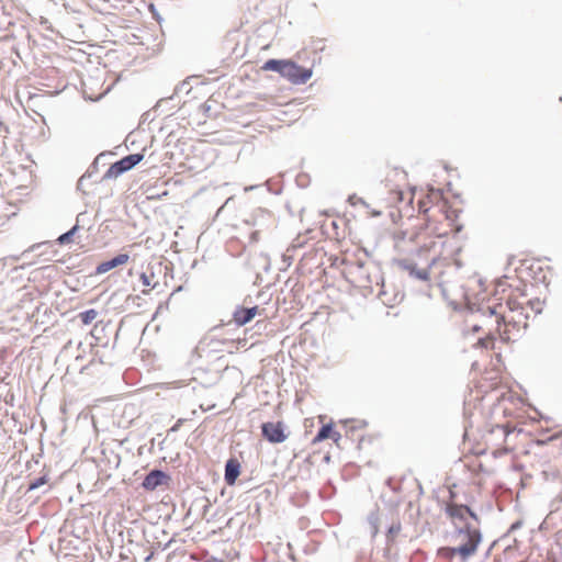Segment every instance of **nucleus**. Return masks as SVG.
Returning <instances> with one entry per match:
<instances>
[{"mask_svg": "<svg viewBox=\"0 0 562 562\" xmlns=\"http://www.w3.org/2000/svg\"><path fill=\"white\" fill-rule=\"evenodd\" d=\"M488 312L491 315L496 314L495 307H488Z\"/></svg>", "mask_w": 562, "mask_h": 562, "instance_id": "nucleus-23", "label": "nucleus"}, {"mask_svg": "<svg viewBox=\"0 0 562 562\" xmlns=\"http://www.w3.org/2000/svg\"><path fill=\"white\" fill-rule=\"evenodd\" d=\"M390 532H395V529L393 527L390 528Z\"/></svg>", "mask_w": 562, "mask_h": 562, "instance_id": "nucleus-29", "label": "nucleus"}, {"mask_svg": "<svg viewBox=\"0 0 562 562\" xmlns=\"http://www.w3.org/2000/svg\"><path fill=\"white\" fill-rule=\"evenodd\" d=\"M40 245H33L30 250H33L34 248L38 247Z\"/></svg>", "mask_w": 562, "mask_h": 562, "instance_id": "nucleus-26", "label": "nucleus"}, {"mask_svg": "<svg viewBox=\"0 0 562 562\" xmlns=\"http://www.w3.org/2000/svg\"><path fill=\"white\" fill-rule=\"evenodd\" d=\"M467 512H469V506L462 504L451 503L446 507V513L453 522L460 521L463 522V526L469 524L467 520Z\"/></svg>", "mask_w": 562, "mask_h": 562, "instance_id": "nucleus-6", "label": "nucleus"}, {"mask_svg": "<svg viewBox=\"0 0 562 562\" xmlns=\"http://www.w3.org/2000/svg\"><path fill=\"white\" fill-rule=\"evenodd\" d=\"M439 553L443 557L452 559L456 555H460L462 560H468L473 555V546L471 547H445L439 550Z\"/></svg>", "mask_w": 562, "mask_h": 562, "instance_id": "nucleus-9", "label": "nucleus"}, {"mask_svg": "<svg viewBox=\"0 0 562 562\" xmlns=\"http://www.w3.org/2000/svg\"><path fill=\"white\" fill-rule=\"evenodd\" d=\"M348 201L352 205L362 204L363 206L368 207L367 202L362 198L357 196L356 194L350 195L348 198Z\"/></svg>", "mask_w": 562, "mask_h": 562, "instance_id": "nucleus-18", "label": "nucleus"}, {"mask_svg": "<svg viewBox=\"0 0 562 562\" xmlns=\"http://www.w3.org/2000/svg\"><path fill=\"white\" fill-rule=\"evenodd\" d=\"M312 75V69H306L294 61L285 60L281 76L290 80L292 83L302 85L305 83Z\"/></svg>", "mask_w": 562, "mask_h": 562, "instance_id": "nucleus-2", "label": "nucleus"}, {"mask_svg": "<svg viewBox=\"0 0 562 562\" xmlns=\"http://www.w3.org/2000/svg\"><path fill=\"white\" fill-rule=\"evenodd\" d=\"M47 483V479L46 476H40L33 481L30 482L29 484V487H27V491H34L38 487H41L42 485L46 484Z\"/></svg>", "mask_w": 562, "mask_h": 562, "instance_id": "nucleus-17", "label": "nucleus"}, {"mask_svg": "<svg viewBox=\"0 0 562 562\" xmlns=\"http://www.w3.org/2000/svg\"><path fill=\"white\" fill-rule=\"evenodd\" d=\"M456 535L458 537H462L464 542L461 543L459 547H471L473 546V555L477 551V547L482 541V533L481 531L473 527L471 524H465L461 527H456Z\"/></svg>", "mask_w": 562, "mask_h": 562, "instance_id": "nucleus-3", "label": "nucleus"}, {"mask_svg": "<svg viewBox=\"0 0 562 562\" xmlns=\"http://www.w3.org/2000/svg\"><path fill=\"white\" fill-rule=\"evenodd\" d=\"M79 225H74L68 232L61 234L57 238L59 245H65L71 241L72 236L78 232Z\"/></svg>", "mask_w": 562, "mask_h": 562, "instance_id": "nucleus-14", "label": "nucleus"}, {"mask_svg": "<svg viewBox=\"0 0 562 562\" xmlns=\"http://www.w3.org/2000/svg\"><path fill=\"white\" fill-rule=\"evenodd\" d=\"M75 225H79V228L85 225H89V228L91 227L92 223L89 218V215L87 212H80L78 215H77V218H76V224Z\"/></svg>", "mask_w": 562, "mask_h": 562, "instance_id": "nucleus-16", "label": "nucleus"}, {"mask_svg": "<svg viewBox=\"0 0 562 562\" xmlns=\"http://www.w3.org/2000/svg\"><path fill=\"white\" fill-rule=\"evenodd\" d=\"M398 266L408 272V274L417 280L427 281L429 279L428 269H418L416 263L411 260L403 259L398 262Z\"/></svg>", "mask_w": 562, "mask_h": 562, "instance_id": "nucleus-7", "label": "nucleus"}, {"mask_svg": "<svg viewBox=\"0 0 562 562\" xmlns=\"http://www.w3.org/2000/svg\"><path fill=\"white\" fill-rule=\"evenodd\" d=\"M258 313V306L252 307H238L233 314L234 322L238 326L249 323Z\"/></svg>", "mask_w": 562, "mask_h": 562, "instance_id": "nucleus-8", "label": "nucleus"}, {"mask_svg": "<svg viewBox=\"0 0 562 562\" xmlns=\"http://www.w3.org/2000/svg\"><path fill=\"white\" fill-rule=\"evenodd\" d=\"M140 280H142L143 285H145V286L150 285L149 277L146 273L140 274Z\"/></svg>", "mask_w": 562, "mask_h": 562, "instance_id": "nucleus-20", "label": "nucleus"}, {"mask_svg": "<svg viewBox=\"0 0 562 562\" xmlns=\"http://www.w3.org/2000/svg\"><path fill=\"white\" fill-rule=\"evenodd\" d=\"M514 528H518V524H514V525L512 526V529H514Z\"/></svg>", "mask_w": 562, "mask_h": 562, "instance_id": "nucleus-25", "label": "nucleus"}, {"mask_svg": "<svg viewBox=\"0 0 562 562\" xmlns=\"http://www.w3.org/2000/svg\"><path fill=\"white\" fill-rule=\"evenodd\" d=\"M390 532H395V529L393 527L390 528Z\"/></svg>", "mask_w": 562, "mask_h": 562, "instance_id": "nucleus-28", "label": "nucleus"}, {"mask_svg": "<svg viewBox=\"0 0 562 562\" xmlns=\"http://www.w3.org/2000/svg\"><path fill=\"white\" fill-rule=\"evenodd\" d=\"M284 61L285 60H281V59H269L263 64L262 69L269 70V71H276V72H279L280 75H282Z\"/></svg>", "mask_w": 562, "mask_h": 562, "instance_id": "nucleus-13", "label": "nucleus"}, {"mask_svg": "<svg viewBox=\"0 0 562 562\" xmlns=\"http://www.w3.org/2000/svg\"><path fill=\"white\" fill-rule=\"evenodd\" d=\"M381 213L380 212H374L373 215L378 216L380 215Z\"/></svg>", "mask_w": 562, "mask_h": 562, "instance_id": "nucleus-27", "label": "nucleus"}, {"mask_svg": "<svg viewBox=\"0 0 562 562\" xmlns=\"http://www.w3.org/2000/svg\"><path fill=\"white\" fill-rule=\"evenodd\" d=\"M262 436L272 443H281L286 439L284 434L283 424L278 423H263L261 426Z\"/></svg>", "mask_w": 562, "mask_h": 562, "instance_id": "nucleus-4", "label": "nucleus"}, {"mask_svg": "<svg viewBox=\"0 0 562 562\" xmlns=\"http://www.w3.org/2000/svg\"><path fill=\"white\" fill-rule=\"evenodd\" d=\"M168 479V475L164 471L154 469L145 476L142 486L147 491H154L165 484Z\"/></svg>", "mask_w": 562, "mask_h": 562, "instance_id": "nucleus-5", "label": "nucleus"}, {"mask_svg": "<svg viewBox=\"0 0 562 562\" xmlns=\"http://www.w3.org/2000/svg\"><path fill=\"white\" fill-rule=\"evenodd\" d=\"M177 429H178V425H176V426H173V427L171 428V430H172V431H175V430H177Z\"/></svg>", "mask_w": 562, "mask_h": 562, "instance_id": "nucleus-24", "label": "nucleus"}, {"mask_svg": "<svg viewBox=\"0 0 562 562\" xmlns=\"http://www.w3.org/2000/svg\"><path fill=\"white\" fill-rule=\"evenodd\" d=\"M86 179V176H82L79 181H78V188H81V186L83 184V181Z\"/></svg>", "mask_w": 562, "mask_h": 562, "instance_id": "nucleus-22", "label": "nucleus"}, {"mask_svg": "<svg viewBox=\"0 0 562 562\" xmlns=\"http://www.w3.org/2000/svg\"><path fill=\"white\" fill-rule=\"evenodd\" d=\"M331 437L335 442L340 439V434L334 431L333 426L330 424L324 425L319 428L317 435L314 438V442L323 441L327 438Z\"/></svg>", "mask_w": 562, "mask_h": 562, "instance_id": "nucleus-12", "label": "nucleus"}, {"mask_svg": "<svg viewBox=\"0 0 562 562\" xmlns=\"http://www.w3.org/2000/svg\"><path fill=\"white\" fill-rule=\"evenodd\" d=\"M144 159L143 154H131L122 159L115 161L110 166V168L102 176L101 180L115 179L123 175L124 172L133 169L137 164H139Z\"/></svg>", "mask_w": 562, "mask_h": 562, "instance_id": "nucleus-1", "label": "nucleus"}, {"mask_svg": "<svg viewBox=\"0 0 562 562\" xmlns=\"http://www.w3.org/2000/svg\"><path fill=\"white\" fill-rule=\"evenodd\" d=\"M258 236H259V232H258V231H256V232H254V233L251 234V239L256 241V240H258Z\"/></svg>", "mask_w": 562, "mask_h": 562, "instance_id": "nucleus-21", "label": "nucleus"}, {"mask_svg": "<svg viewBox=\"0 0 562 562\" xmlns=\"http://www.w3.org/2000/svg\"><path fill=\"white\" fill-rule=\"evenodd\" d=\"M128 258L130 257L127 254H120V255L113 257L112 259L103 261L100 265H98V267L95 269V273L97 274L105 273L121 265L126 263L128 261Z\"/></svg>", "mask_w": 562, "mask_h": 562, "instance_id": "nucleus-10", "label": "nucleus"}, {"mask_svg": "<svg viewBox=\"0 0 562 562\" xmlns=\"http://www.w3.org/2000/svg\"><path fill=\"white\" fill-rule=\"evenodd\" d=\"M98 316V312L93 308L80 313V319L85 325L91 324Z\"/></svg>", "mask_w": 562, "mask_h": 562, "instance_id": "nucleus-15", "label": "nucleus"}, {"mask_svg": "<svg viewBox=\"0 0 562 562\" xmlns=\"http://www.w3.org/2000/svg\"><path fill=\"white\" fill-rule=\"evenodd\" d=\"M240 473V463L236 458H231L225 464V482L228 485H234Z\"/></svg>", "mask_w": 562, "mask_h": 562, "instance_id": "nucleus-11", "label": "nucleus"}, {"mask_svg": "<svg viewBox=\"0 0 562 562\" xmlns=\"http://www.w3.org/2000/svg\"><path fill=\"white\" fill-rule=\"evenodd\" d=\"M470 517L474 521L480 522L479 516L469 507V512H467V518Z\"/></svg>", "mask_w": 562, "mask_h": 562, "instance_id": "nucleus-19", "label": "nucleus"}]
</instances>
